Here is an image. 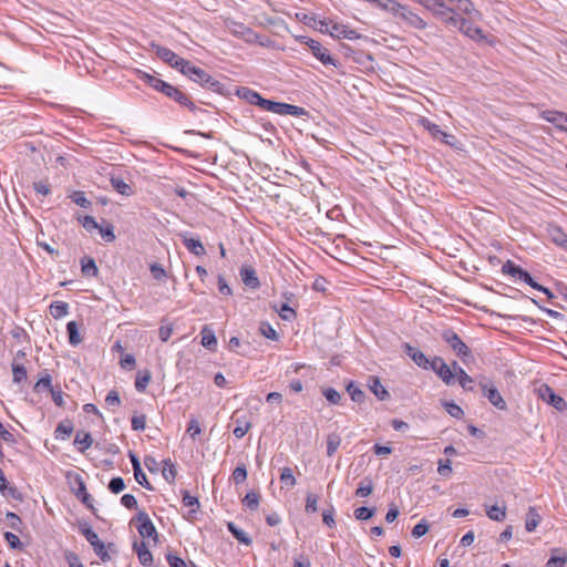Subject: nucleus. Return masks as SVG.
Masks as SVG:
<instances>
[{"mask_svg": "<svg viewBox=\"0 0 567 567\" xmlns=\"http://www.w3.org/2000/svg\"><path fill=\"white\" fill-rule=\"evenodd\" d=\"M107 488L113 493V494H118L121 493L124 488H125V482L122 477L117 476V477H113L110 482H109V485H107Z\"/></svg>", "mask_w": 567, "mask_h": 567, "instance_id": "8fccbe9b", "label": "nucleus"}, {"mask_svg": "<svg viewBox=\"0 0 567 567\" xmlns=\"http://www.w3.org/2000/svg\"><path fill=\"white\" fill-rule=\"evenodd\" d=\"M484 396L488 399V401L497 409L505 410L507 408L505 400L501 395L499 391L494 385H488L487 383H480Z\"/></svg>", "mask_w": 567, "mask_h": 567, "instance_id": "9b49d317", "label": "nucleus"}, {"mask_svg": "<svg viewBox=\"0 0 567 567\" xmlns=\"http://www.w3.org/2000/svg\"><path fill=\"white\" fill-rule=\"evenodd\" d=\"M81 223H82V226L90 233L93 230H99V228H100V225L92 216H84L83 219L81 220Z\"/></svg>", "mask_w": 567, "mask_h": 567, "instance_id": "338daca9", "label": "nucleus"}, {"mask_svg": "<svg viewBox=\"0 0 567 567\" xmlns=\"http://www.w3.org/2000/svg\"><path fill=\"white\" fill-rule=\"evenodd\" d=\"M79 529L81 534L85 537V539L93 547L95 554L100 557L103 563L110 561L111 556L102 540H100L97 534L92 529V527L87 524H80Z\"/></svg>", "mask_w": 567, "mask_h": 567, "instance_id": "20e7f679", "label": "nucleus"}, {"mask_svg": "<svg viewBox=\"0 0 567 567\" xmlns=\"http://www.w3.org/2000/svg\"><path fill=\"white\" fill-rule=\"evenodd\" d=\"M6 497H10L14 501L22 502L23 494L13 485H7L6 493H1Z\"/></svg>", "mask_w": 567, "mask_h": 567, "instance_id": "6e6d98bb", "label": "nucleus"}, {"mask_svg": "<svg viewBox=\"0 0 567 567\" xmlns=\"http://www.w3.org/2000/svg\"><path fill=\"white\" fill-rule=\"evenodd\" d=\"M258 106H260L265 111H268V112H271L275 114H279V115H284V109L286 107L285 103L275 102V101L267 100L264 97L260 100V103Z\"/></svg>", "mask_w": 567, "mask_h": 567, "instance_id": "bb28decb", "label": "nucleus"}, {"mask_svg": "<svg viewBox=\"0 0 567 567\" xmlns=\"http://www.w3.org/2000/svg\"><path fill=\"white\" fill-rule=\"evenodd\" d=\"M421 123L435 138L446 136V132L442 131L437 124L432 123L427 118H422Z\"/></svg>", "mask_w": 567, "mask_h": 567, "instance_id": "79ce46f5", "label": "nucleus"}, {"mask_svg": "<svg viewBox=\"0 0 567 567\" xmlns=\"http://www.w3.org/2000/svg\"><path fill=\"white\" fill-rule=\"evenodd\" d=\"M239 275L244 285L251 289H257L260 286V281L257 277L255 269L251 266H243L239 270Z\"/></svg>", "mask_w": 567, "mask_h": 567, "instance_id": "dca6fc26", "label": "nucleus"}, {"mask_svg": "<svg viewBox=\"0 0 567 567\" xmlns=\"http://www.w3.org/2000/svg\"><path fill=\"white\" fill-rule=\"evenodd\" d=\"M135 75L137 76L138 80L143 81L145 84L150 85L157 92H162V90L164 89V86L166 84V82L163 81L162 79H158L143 70H138V69L135 70Z\"/></svg>", "mask_w": 567, "mask_h": 567, "instance_id": "f3484780", "label": "nucleus"}, {"mask_svg": "<svg viewBox=\"0 0 567 567\" xmlns=\"http://www.w3.org/2000/svg\"><path fill=\"white\" fill-rule=\"evenodd\" d=\"M179 237L182 238L183 244L195 256H203L206 254L205 247L198 238H193L188 236V233H181Z\"/></svg>", "mask_w": 567, "mask_h": 567, "instance_id": "2eb2a0df", "label": "nucleus"}, {"mask_svg": "<svg viewBox=\"0 0 567 567\" xmlns=\"http://www.w3.org/2000/svg\"><path fill=\"white\" fill-rule=\"evenodd\" d=\"M202 346L208 350H214L217 346V339L215 336V332L213 329H210L208 326H205L202 331Z\"/></svg>", "mask_w": 567, "mask_h": 567, "instance_id": "412c9836", "label": "nucleus"}, {"mask_svg": "<svg viewBox=\"0 0 567 567\" xmlns=\"http://www.w3.org/2000/svg\"><path fill=\"white\" fill-rule=\"evenodd\" d=\"M436 375L446 384L451 385L454 383V373L452 368L446 363H440V371H437Z\"/></svg>", "mask_w": 567, "mask_h": 567, "instance_id": "7c9ffc66", "label": "nucleus"}, {"mask_svg": "<svg viewBox=\"0 0 567 567\" xmlns=\"http://www.w3.org/2000/svg\"><path fill=\"white\" fill-rule=\"evenodd\" d=\"M152 48L155 51V54L165 63L169 64L172 68L178 70L182 72V70L185 68L187 60L178 56L176 53H174L171 49L161 47L158 44L152 43Z\"/></svg>", "mask_w": 567, "mask_h": 567, "instance_id": "423d86ee", "label": "nucleus"}, {"mask_svg": "<svg viewBox=\"0 0 567 567\" xmlns=\"http://www.w3.org/2000/svg\"><path fill=\"white\" fill-rule=\"evenodd\" d=\"M444 406L446 412L453 417L461 419L464 414L462 408L454 402H446Z\"/></svg>", "mask_w": 567, "mask_h": 567, "instance_id": "13d9d810", "label": "nucleus"}, {"mask_svg": "<svg viewBox=\"0 0 567 567\" xmlns=\"http://www.w3.org/2000/svg\"><path fill=\"white\" fill-rule=\"evenodd\" d=\"M3 537L6 539V542L8 543V545L10 546V548L12 549H21L22 548V543L20 542V538L11 533V532H6L3 534Z\"/></svg>", "mask_w": 567, "mask_h": 567, "instance_id": "5fc2aeb1", "label": "nucleus"}, {"mask_svg": "<svg viewBox=\"0 0 567 567\" xmlns=\"http://www.w3.org/2000/svg\"><path fill=\"white\" fill-rule=\"evenodd\" d=\"M72 202L82 208H89L91 206V202L86 198L85 193L78 190L74 192L71 196Z\"/></svg>", "mask_w": 567, "mask_h": 567, "instance_id": "49530a36", "label": "nucleus"}, {"mask_svg": "<svg viewBox=\"0 0 567 567\" xmlns=\"http://www.w3.org/2000/svg\"><path fill=\"white\" fill-rule=\"evenodd\" d=\"M81 266L82 274L86 277H95L99 272V269L93 258L87 257L82 259Z\"/></svg>", "mask_w": 567, "mask_h": 567, "instance_id": "473e14b6", "label": "nucleus"}, {"mask_svg": "<svg viewBox=\"0 0 567 567\" xmlns=\"http://www.w3.org/2000/svg\"><path fill=\"white\" fill-rule=\"evenodd\" d=\"M519 279L529 285L532 288L544 292L548 298L554 297L553 292L548 288L537 284L526 270H519Z\"/></svg>", "mask_w": 567, "mask_h": 567, "instance_id": "5701e85b", "label": "nucleus"}, {"mask_svg": "<svg viewBox=\"0 0 567 567\" xmlns=\"http://www.w3.org/2000/svg\"><path fill=\"white\" fill-rule=\"evenodd\" d=\"M373 491V483L371 480L365 478L360 483V486L357 488V496L365 497L369 496Z\"/></svg>", "mask_w": 567, "mask_h": 567, "instance_id": "09e8293b", "label": "nucleus"}, {"mask_svg": "<svg viewBox=\"0 0 567 567\" xmlns=\"http://www.w3.org/2000/svg\"><path fill=\"white\" fill-rule=\"evenodd\" d=\"M69 313V305L64 301H54L50 305V315L54 319H61Z\"/></svg>", "mask_w": 567, "mask_h": 567, "instance_id": "c85d7f7f", "label": "nucleus"}, {"mask_svg": "<svg viewBox=\"0 0 567 567\" xmlns=\"http://www.w3.org/2000/svg\"><path fill=\"white\" fill-rule=\"evenodd\" d=\"M74 444L79 446L81 453H84L93 444V439L89 432H78L74 437Z\"/></svg>", "mask_w": 567, "mask_h": 567, "instance_id": "a878e982", "label": "nucleus"}, {"mask_svg": "<svg viewBox=\"0 0 567 567\" xmlns=\"http://www.w3.org/2000/svg\"><path fill=\"white\" fill-rule=\"evenodd\" d=\"M404 352L411 358V360L420 368L427 370L429 369V359L426 355L419 349L409 343L404 344Z\"/></svg>", "mask_w": 567, "mask_h": 567, "instance_id": "4468645a", "label": "nucleus"}, {"mask_svg": "<svg viewBox=\"0 0 567 567\" xmlns=\"http://www.w3.org/2000/svg\"><path fill=\"white\" fill-rule=\"evenodd\" d=\"M228 530L231 533V535L241 544L249 546L251 544V538L238 526H236L235 523L229 522L227 524Z\"/></svg>", "mask_w": 567, "mask_h": 567, "instance_id": "cd10ccee", "label": "nucleus"}, {"mask_svg": "<svg viewBox=\"0 0 567 567\" xmlns=\"http://www.w3.org/2000/svg\"><path fill=\"white\" fill-rule=\"evenodd\" d=\"M151 372L145 370L144 372H138L135 381V388L138 392H144L147 384L151 381Z\"/></svg>", "mask_w": 567, "mask_h": 567, "instance_id": "58836bf2", "label": "nucleus"}, {"mask_svg": "<svg viewBox=\"0 0 567 567\" xmlns=\"http://www.w3.org/2000/svg\"><path fill=\"white\" fill-rule=\"evenodd\" d=\"M548 231L553 243L564 249H567V234L560 227L551 226Z\"/></svg>", "mask_w": 567, "mask_h": 567, "instance_id": "b1692460", "label": "nucleus"}, {"mask_svg": "<svg viewBox=\"0 0 567 567\" xmlns=\"http://www.w3.org/2000/svg\"><path fill=\"white\" fill-rule=\"evenodd\" d=\"M540 116L545 121L554 124L557 128H560V130L567 132V126H566L567 114L566 113L555 111V110H547V111H544Z\"/></svg>", "mask_w": 567, "mask_h": 567, "instance_id": "ddd939ff", "label": "nucleus"}, {"mask_svg": "<svg viewBox=\"0 0 567 567\" xmlns=\"http://www.w3.org/2000/svg\"><path fill=\"white\" fill-rule=\"evenodd\" d=\"M121 504L126 507L127 509H135L137 508V501L134 495L132 494H124L121 497Z\"/></svg>", "mask_w": 567, "mask_h": 567, "instance_id": "774afa93", "label": "nucleus"}, {"mask_svg": "<svg viewBox=\"0 0 567 567\" xmlns=\"http://www.w3.org/2000/svg\"><path fill=\"white\" fill-rule=\"evenodd\" d=\"M441 338L458 355L464 363L472 358L471 349L461 340L458 334L452 329H446L441 333Z\"/></svg>", "mask_w": 567, "mask_h": 567, "instance_id": "39448f33", "label": "nucleus"}, {"mask_svg": "<svg viewBox=\"0 0 567 567\" xmlns=\"http://www.w3.org/2000/svg\"><path fill=\"white\" fill-rule=\"evenodd\" d=\"M326 25L327 33L334 38L353 39L354 30L342 23H333L332 21L322 22Z\"/></svg>", "mask_w": 567, "mask_h": 567, "instance_id": "f8f14e48", "label": "nucleus"}, {"mask_svg": "<svg viewBox=\"0 0 567 567\" xmlns=\"http://www.w3.org/2000/svg\"><path fill=\"white\" fill-rule=\"evenodd\" d=\"M235 422H236V426H235L233 433L237 439H241L250 430L251 423L249 421H247L246 419L237 417V416L235 419Z\"/></svg>", "mask_w": 567, "mask_h": 567, "instance_id": "72a5a7b5", "label": "nucleus"}, {"mask_svg": "<svg viewBox=\"0 0 567 567\" xmlns=\"http://www.w3.org/2000/svg\"><path fill=\"white\" fill-rule=\"evenodd\" d=\"M307 45L312 54L324 65H336L334 59L330 55L328 49L323 48L317 40H307Z\"/></svg>", "mask_w": 567, "mask_h": 567, "instance_id": "9d476101", "label": "nucleus"}, {"mask_svg": "<svg viewBox=\"0 0 567 567\" xmlns=\"http://www.w3.org/2000/svg\"><path fill=\"white\" fill-rule=\"evenodd\" d=\"M259 499H260V495L257 492L251 491L245 495V497L243 498V504L248 509L256 511V509H258V506H259Z\"/></svg>", "mask_w": 567, "mask_h": 567, "instance_id": "c9c22d12", "label": "nucleus"}, {"mask_svg": "<svg viewBox=\"0 0 567 567\" xmlns=\"http://www.w3.org/2000/svg\"><path fill=\"white\" fill-rule=\"evenodd\" d=\"M166 559L169 567H197L194 563L189 561L187 564L184 559L173 554H168Z\"/></svg>", "mask_w": 567, "mask_h": 567, "instance_id": "c03bdc74", "label": "nucleus"}, {"mask_svg": "<svg viewBox=\"0 0 567 567\" xmlns=\"http://www.w3.org/2000/svg\"><path fill=\"white\" fill-rule=\"evenodd\" d=\"M456 378L460 385L466 391H473L474 389V380L470 377L463 368H458L456 371Z\"/></svg>", "mask_w": 567, "mask_h": 567, "instance_id": "2f4dec72", "label": "nucleus"}, {"mask_svg": "<svg viewBox=\"0 0 567 567\" xmlns=\"http://www.w3.org/2000/svg\"><path fill=\"white\" fill-rule=\"evenodd\" d=\"M260 333L267 339L277 340L278 333L277 331L268 323L262 322L260 326Z\"/></svg>", "mask_w": 567, "mask_h": 567, "instance_id": "bf43d9fd", "label": "nucleus"}, {"mask_svg": "<svg viewBox=\"0 0 567 567\" xmlns=\"http://www.w3.org/2000/svg\"><path fill=\"white\" fill-rule=\"evenodd\" d=\"M322 393L326 400L331 404H338L341 399L340 393L332 388L324 389Z\"/></svg>", "mask_w": 567, "mask_h": 567, "instance_id": "e2e57ef3", "label": "nucleus"}, {"mask_svg": "<svg viewBox=\"0 0 567 567\" xmlns=\"http://www.w3.org/2000/svg\"><path fill=\"white\" fill-rule=\"evenodd\" d=\"M133 548L136 551V555L138 557L140 563L143 566H151L153 563V555L147 548L146 544L144 542L137 543L135 542L133 544Z\"/></svg>", "mask_w": 567, "mask_h": 567, "instance_id": "a211bd4d", "label": "nucleus"}, {"mask_svg": "<svg viewBox=\"0 0 567 567\" xmlns=\"http://www.w3.org/2000/svg\"><path fill=\"white\" fill-rule=\"evenodd\" d=\"M482 14L478 11L477 17H470L465 14H457L455 17V23H449L447 27L457 29L468 38L475 40V41H482L485 39V35L483 33V30L475 25V22L477 20H481Z\"/></svg>", "mask_w": 567, "mask_h": 567, "instance_id": "7ed1b4c3", "label": "nucleus"}, {"mask_svg": "<svg viewBox=\"0 0 567 567\" xmlns=\"http://www.w3.org/2000/svg\"><path fill=\"white\" fill-rule=\"evenodd\" d=\"M111 185L112 187L121 195L123 196H131L133 195V188L130 184L124 182L121 177L117 176H111Z\"/></svg>", "mask_w": 567, "mask_h": 567, "instance_id": "393cba45", "label": "nucleus"}, {"mask_svg": "<svg viewBox=\"0 0 567 567\" xmlns=\"http://www.w3.org/2000/svg\"><path fill=\"white\" fill-rule=\"evenodd\" d=\"M6 518H7L8 523H9V526H10L12 529H14V530H17V532H19V530H20L21 525H22V520H21V518H20L16 513H13V512H8V513L6 514Z\"/></svg>", "mask_w": 567, "mask_h": 567, "instance_id": "4d7b16f0", "label": "nucleus"}, {"mask_svg": "<svg viewBox=\"0 0 567 567\" xmlns=\"http://www.w3.org/2000/svg\"><path fill=\"white\" fill-rule=\"evenodd\" d=\"M247 478V468L244 464L238 465L233 472V480L235 484H241Z\"/></svg>", "mask_w": 567, "mask_h": 567, "instance_id": "603ef678", "label": "nucleus"}, {"mask_svg": "<svg viewBox=\"0 0 567 567\" xmlns=\"http://www.w3.org/2000/svg\"><path fill=\"white\" fill-rule=\"evenodd\" d=\"M105 404L107 408H117L121 405L120 395L115 390H112L107 393L105 398Z\"/></svg>", "mask_w": 567, "mask_h": 567, "instance_id": "052dcab7", "label": "nucleus"}, {"mask_svg": "<svg viewBox=\"0 0 567 567\" xmlns=\"http://www.w3.org/2000/svg\"><path fill=\"white\" fill-rule=\"evenodd\" d=\"M99 233L107 243H112L115 239L114 227L111 224H106L105 226L100 225Z\"/></svg>", "mask_w": 567, "mask_h": 567, "instance_id": "3c124183", "label": "nucleus"}, {"mask_svg": "<svg viewBox=\"0 0 567 567\" xmlns=\"http://www.w3.org/2000/svg\"><path fill=\"white\" fill-rule=\"evenodd\" d=\"M540 523V515L538 514L536 507H528L525 520V528L527 532H534Z\"/></svg>", "mask_w": 567, "mask_h": 567, "instance_id": "4be33fe9", "label": "nucleus"}, {"mask_svg": "<svg viewBox=\"0 0 567 567\" xmlns=\"http://www.w3.org/2000/svg\"><path fill=\"white\" fill-rule=\"evenodd\" d=\"M131 424L134 431H143L146 425V416L144 414L134 415L131 420Z\"/></svg>", "mask_w": 567, "mask_h": 567, "instance_id": "69168bd1", "label": "nucleus"}, {"mask_svg": "<svg viewBox=\"0 0 567 567\" xmlns=\"http://www.w3.org/2000/svg\"><path fill=\"white\" fill-rule=\"evenodd\" d=\"M485 512L489 519L494 522H503L506 517V505H485Z\"/></svg>", "mask_w": 567, "mask_h": 567, "instance_id": "aec40b11", "label": "nucleus"}, {"mask_svg": "<svg viewBox=\"0 0 567 567\" xmlns=\"http://www.w3.org/2000/svg\"><path fill=\"white\" fill-rule=\"evenodd\" d=\"M420 4L445 23H455L457 14L477 17L478 10L471 0H420Z\"/></svg>", "mask_w": 567, "mask_h": 567, "instance_id": "f257e3e1", "label": "nucleus"}, {"mask_svg": "<svg viewBox=\"0 0 567 567\" xmlns=\"http://www.w3.org/2000/svg\"><path fill=\"white\" fill-rule=\"evenodd\" d=\"M135 519L137 520V530L143 538H152L155 543L157 542L158 534L151 520L150 516L145 512H138Z\"/></svg>", "mask_w": 567, "mask_h": 567, "instance_id": "0eeeda50", "label": "nucleus"}, {"mask_svg": "<svg viewBox=\"0 0 567 567\" xmlns=\"http://www.w3.org/2000/svg\"><path fill=\"white\" fill-rule=\"evenodd\" d=\"M567 564V554L563 553L561 556H551L547 563L546 567H566Z\"/></svg>", "mask_w": 567, "mask_h": 567, "instance_id": "864d4df0", "label": "nucleus"}, {"mask_svg": "<svg viewBox=\"0 0 567 567\" xmlns=\"http://www.w3.org/2000/svg\"><path fill=\"white\" fill-rule=\"evenodd\" d=\"M237 93L240 97L245 99L247 102H249L252 105H259L260 100L262 99V96L258 92H256L249 87H240L237 91Z\"/></svg>", "mask_w": 567, "mask_h": 567, "instance_id": "c756f323", "label": "nucleus"}, {"mask_svg": "<svg viewBox=\"0 0 567 567\" xmlns=\"http://www.w3.org/2000/svg\"><path fill=\"white\" fill-rule=\"evenodd\" d=\"M72 432H73L72 424L61 422L58 424V426L54 431V435H55L56 440H64L68 436H70L72 434Z\"/></svg>", "mask_w": 567, "mask_h": 567, "instance_id": "ea45409f", "label": "nucleus"}, {"mask_svg": "<svg viewBox=\"0 0 567 567\" xmlns=\"http://www.w3.org/2000/svg\"><path fill=\"white\" fill-rule=\"evenodd\" d=\"M279 316L287 321H291L296 318V312L287 303H282L279 309Z\"/></svg>", "mask_w": 567, "mask_h": 567, "instance_id": "0e129e2a", "label": "nucleus"}, {"mask_svg": "<svg viewBox=\"0 0 567 567\" xmlns=\"http://www.w3.org/2000/svg\"><path fill=\"white\" fill-rule=\"evenodd\" d=\"M182 502H183V505H184L185 507H188V508H189V514L196 513V512H197V509L199 508V501H198V498H197V497H195V496H192V495L189 494V492H187V491H185V492L183 493V499H182Z\"/></svg>", "mask_w": 567, "mask_h": 567, "instance_id": "e433bc0d", "label": "nucleus"}, {"mask_svg": "<svg viewBox=\"0 0 567 567\" xmlns=\"http://www.w3.org/2000/svg\"><path fill=\"white\" fill-rule=\"evenodd\" d=\"M51 382H52L51 375L49 373H45L34 384V391L41 392L42 389L52 390L53 386H52Z\"/></svg>", "mask_w": 567, "mask_h": 567, "instance_id": "de8ad7c7", "label": "nucleus"}, {"mask_svg": "<svg viewBox=\"0 0 567 567\" xmlns=\"http://www.w3.org/2000/svg\"><path fill=\"white\" fill-rule=\"evenodd\" d=\"M538 394L543 401L549 403L558 411H564L567 408L566 401L561 396L557 395L548 385H542L538 389Z\"/></svg>", "mask_w": 567, "mask_h": 567, "instance_id": "1a4fd4ad", "label": "nucleus"}, {"mask_svg": "<svg viewBox=\"0 0 567 567\" xmlns=\"http://www.w3.org/2000/svg\"><path fill=\"white\" fill-rule=\"evenodd\" d=\"M318 501H319L318 495H316L313 493L307 494L305 509L308 514H312L318 511Z\"/></svg>", "mask_w": 567, "mask_h": 567, "instance_id": "a18cd8bd", "label": "nucleus"}, {"mask_svg": "<svg viewBox=\"0 0 567 567\" xmlns=\"http://www.w3.org/2000/svg\"><path fill=\"white\" fill-rule=\"evenodd\" d=\"M181 73L213 92L220 93L223 91L224 86L219 81L212 78L205 70L193 65L189 61Z\"/></svg>", "mask_w": 567, "mask_h": 567, "instance_id": "f03ea898", "label": "nucleus"}, {"mask_svg": "<svg viewBox=\"0 0 567 567\" xmlns=\"http://www.w3.org/2000/svg\"><path fill=\"white\" fill-rule=\"evenodd\" d=\"M164 466H163V471H162V475L163 477L168 482V483H172L174 482L175 477H176V468H175V465L173 464V462L168 458V460H165L164 462Z\"/></svg>", "mask_w": 567, "mask_h": 567, "instance_id": "4c0bfd02", "label": "nucleus"}, {"mask_svg": "<svg viewBox=\"0 0 567 567\" xmlns=\"http://www.w3.org/2000/svg\"><path fill=\"white\" fill-rule=\"evenodd\" d=\"M66 332L69 336V342L72 346H78L82 342V338L80 337V333H79L78 323L75 321L68 322Z\"/></svg>", "mask_w": 567, "mask_h": 567, "instance_id": "f704fd0d", "label": "nucleus"}, {"mask_svg": "<svg viewBox=\"0 0 567 567\" xmlns=\"http://www.w3.org/2000/svg\"><path fill=\"white\" fill-rule=\"evenodd\" d=\"M368 388L381 401L386 400L390 396L389 392L381 384L380 379L377 377L369 378Z\"/></svg>", "mask_w": 567, "mask_h": 567, "instance_id": "6ab92c4d", "label": "nucleus"}, {"mask_svg": "<svg viewBox=\"0 0 567 567\" xmlns=\"http://www.w3.org/2000/svg\"><path fill=\"white\" fill-rule=\"evenodd\" d=\"M280 482L287 487L296 485V478L290 467H284L280 473Z\"/></svg>", "mask_w": 567, "mask_h": 567, "instance_id": "a19ab883", "label": "nucleus"}, {"mask_svg": "<svg viewBox=\"0 0 567 567\" xmlns=\"http://www.w3.org/2000/svg\"><path fill=\"white\" fill-rule=\"evenodd\" d=\"M161 93H163L167 97L174 100L182 106H185V107L189 109L190 111H196V106L192 102L189 96L187 94H185L184 92H182L178 87L166 82V84Z\"/></svg>", "mask_w": 567, "mask_h": 567, "instance_id": "6e6552de", "label": "nucleus"}, {"mask_svg": "<svg viewBox=\"0 0 567 567\" xmlns=\"http://www.w3.org/2000/svg\"><path fill=\"white\" fill-rule=\"evenodd\" d=\"M437 464H439L437 472L440 475H442L444 477H447L451 475V473H452L451 460H449V458L440 460Z\"/></svg>", "mask_w": 567, "mask_h": 567, "instance_id": "680f3d73", "label": "nucleus"}, {"mask_svg": "<svg viewBox=\"0 0 567 567\" xmlns=\"http://www.w3.org/2000/svg\"><path fill=\"white\" fill-rule=\"evenodd\" d=\"M13 382L21 383L27 379V369L22 364L12 363Z\"/></svg>", "mask_w": 567, "mask_h": 567, "instance_id": "37998d69", "label": "nucleus"}]
</instances>
